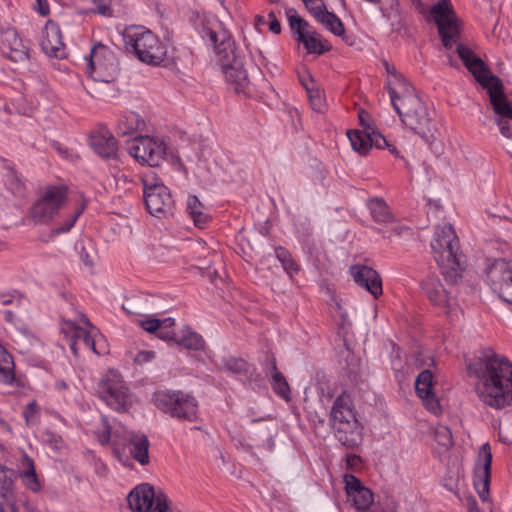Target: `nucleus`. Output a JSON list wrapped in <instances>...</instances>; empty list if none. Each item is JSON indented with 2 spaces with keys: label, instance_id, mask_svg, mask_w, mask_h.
Listing matches in <instances>:
<instances>
[{
  "label": "nucleus",
  "instance_id": "1",
  "mask_svg": "<svg viewBox=\"0 0 512 512\" xmlns=\"http://www.w3.org/2000/svg\"><path fill=\"white\" fill-rule=\"evenodd\" d=\"M431 248L447 287L437 276L428 275L422 280L421 289L433 304L449 309L455 302V287L466 269V260L460 252L459 240L451 224L445 223L438 228Z\"/></svg>",
  "mask_w": 512,
  "mask_h": 512
},
{
  "label": "nucleus",
  "instance_id": "2",
  "mask_svg": "<svg viewBox=\"0 0 512 512\" xmlns=\"http://www.w3.org/2000/svg\"><path fill=\"white\" fill-rule=\"evenodd\" d=\"M475 378V392L480 402L494 410L512 405V362L504 355L487 350L468 365Z\"/></svg>",
  "mask_w": 512,
  "mask_h": 512
},
{
  "label": "nucleus",
  "instance_id": "3",
  "mask_svg": "<svg viewBox=\"0 0 512 512\" xmlns=\"http://www.w3.org/2000/svg\"><path fill=\"white\" fill-rule=\"evenodd\" d=\"M394 77L395 82L390 80L387 83L392 106L406 127L420 135L426 142H432L434 129L427 107L401 74L395 73Z\"/></svg>",
  "mask_w": 512,
  "mask_h": 512
},
{
  "label": "nucleus",
  "instance_id": "4",
  "mask_svg": "<svg viewBox=\"0 0 512 512\" xmlns=\"http://www.w3.org/2000/svg\"><path fill=\"white\" fill-rule=\"evenodd\" d=\"M206 35L216 50L227 81L236 85L237 92L244 91L250 84V79L243 63L235 55L234 42L229 31L223 28H210Z\"/></svg>",
  "mask_w": 512,
  "mask_h": 512
},
{
  "label": "nucleus",
  "instance_id": "5",
  "mask_svg": "<svg viewBox=\"0 0 512 512\" xmlns=\"http://www.w3.org/2000/svg\"><path fill=\"white\" fill-rule=\"evenodd\" d=\"M331 418L336 437L343 445L354 448L361 443L362 427L349 394L344 392L337 397L331 409Z\"/></svg>",
  "mask_w": 512,
  "mask_h": 512
},
{
  "label": "nucleus",
  "instance_id": "6",
  "mask_svg": "<svg viewBox=\"0 0 512 512\" xmlns=\"http://www.w3.org/2000/svg\"><path fill=\"white\" fill-rule=\"evenodd\" d=\"M127 51L149 65H160L166 58V47L157 36L142 26H130L123 33Z\"/></svg>",
  "mask_w": 512,
  "mask_h": 512
},
{
  "label": "nucleus",
  "instance_id": "7",
  "mask_svg": "<svg viewBox=\"0 0 512 512\" xmlns=\"http://www.w3.org/2000/svg\"><path fill=\"white\" fill-rule=\"evenodd\" d=\"M96 392L98 398L116 412H127L134 403V395L127 382L115 369H110L101 376Z\"/></svg>",
  "mask_w": 512,
  "mask_h": 512
},
{
  "label": "nucleus",
  "instance_id": "8",
  "mask_svg": "<svg viewBox=\"0 0 512 512\" xmlns=\"http://www.w3.org/2000/svg\"><path fill=\"white\" fill-rule=\"evenodd\" d=\"M155 403L158 408L171 417L183 421L197 419V402L195 398L182 391H162L155 394Z\"/></svg>",
  "mask_w": 512,
  "mask_h": 512
},
{
  "label": "nucleus",
  "instance_id": "9",
  "mask_svg": "<svg viewBox=\"0 0 512 512\" xmlns=\"http://www.w3.org/2000/svg\"><path fill=\"white\" fill-rule=\"evenodd\" d=\"M87 73L94 82L111 83L115 81L118 68L113 52L103 44L95 45L86 59Z\"/></svg>",
  "mask_w": 512,
  "mask_h": 512
},
{
  "label": "nucleus",
  "instance_id": "10",
  "mask_svg": "<svg viewBox=\"0 0 512 512\" xmlns=\"http://www.w3.org/2000/svg\"><path fill=\"white\" fill-rule=\"evenodd\" d=\"M129 154L140 164L160 166L166 158V144L157 137L139 136L128 143Z\"/></svg>",
  "mask_w": 512,
  "mask_h": 512
},
{
  "label": "nucleus",
  "instance_id": "11",
  "mask_svg": "<svg viewBox=\"0 0 512 512\" xmlns=\"http://www.w3.org/2000/svg\"><path fill=\"white\" fill-rule=\"evenodd\" d=\"M66 186H49L34 204L31 216L34 222L47 224L58 214L67 200Z\"/></svg>",
  "mask_w": 512,
  "mask_h": 512
},
{
  "label": "nucleus",
  "instance_id": "12",
  "mask_svg": "<svg viewBox=\"0 0 512 512\" xmlns=\"http://www.w3.org/2000/svg\"><path fill=\"white\" fill-rule=\"evenodd\" d=\"M129 507L137 512H168L167 497L163 493L156 494L150 484H142L134 488L128 495Z\"/></svg>",
  "mask_w": 512,
  "mask_h": 512
},
{
  "label": "nucleus",
  "instance_id": "13",
  "mask_svg": "<svg viewBox=\"0 0 512 512\" xmlns=\"http://www.w3.org/2000/svg\"><path fill=\"white\" fill-rule=\"evenodd\" d=\"M143 184L144 200L148 212L157 218L172 215L174 200L170 190L162 183L150 184L147 180H144Z\"/></svg>",
  "mask_w": 512,
  "mask_h": 512
},
{
  "label": "nucleus",
  "instance_id": "14",
  "mask_svg": "<svg viewBox=\"0 0 512 512\" xmlns=\"http://www.w3.org/2000/svg\"><path fill=\"white\" fill-rule=\"evenodd\" d=\"M76 323L72 320H63L61 325V332L64 337L69 341L70 348L74 355L78 354L79 343H82L88 349L96 352L95 343L92 339V330L94 327L84 314H79Z\"/></svg>",
  "mask_w": 512,
  "mask_h": 512
},
{
  "label": "nucleus",
  "instance_id": "15",
  "mask_svg": "<svg viewBox=\"0 0 512 512\" xmlns=\"http://www.w3.org/2000/svg\"><path fill=\"white\" fill-rule=\"evenodd\" d=\"M486 274L492 289L512 305V263L505 259L494 260L487 267Z\"/></svg>",
  "mask_w": 512,
  "mask_h": 512
},
{
  "label": "nucleus",
  "instance_id": "16",
  "mask_svg": "<svg viewBox=\"0 0 512 512\" xmlns=\"http://www.w3.org/2000/svg\"><path fill=\"white\" fill-rule=\"evenodd\" d=\"M347 136L353 150L359 154H367L373 146L379 149L389 147L390 151L395 153V147L390 146L385 137L373 125H367L366 130L363 131L349 130Z\"/></svg>",
  "mask_w": 512,
  "mask_h": 512
},
{
  "label": "nucleus",
  "instance_id": "17",
  "mask_svg": "<svg viewBox=\"0 0 512 512\" xmlns=\"http://www.w3.org/2000/svg\"><path fill=\"white\" fill-rule=\"evenodd\" d=\"M0 49L2 53L15 63H24L28 59V48L23 43L17 30L7 26L0 30Z\"/></svg>",
  "mask_w": 512,
  "mask_h": 512
},
{
  "label": "nucleus",
  "instance_id": "18",
  "mask_svg": "<svg viewBox=\"0 0 512 512\" xmlns=\"http://www.w3.org/2000/svg\"><path fill=\"white\" fill-rule=\"evenodd\" d=\"M492 453L488 443H484L478 452L475 468V485L482 501L489 499V486L491 478Z\"/></svg>",
  "mask_w": 512,
  "mask_h": 512
},
{
  "label": "nucleus",
  "instance_id": "19",
  "mask_svg": "<svg viewBox=\"0 0 512 512\" xmlns=\"http://www.w3.org/2000/svg\"><path fill=\"white\" fill-rule=\"evenodd\" d=\"M347 501L357 512H367L373 504V493L364 487L360 480L352 474L344 476Z\"/></svg>",
  "mask_w": 512,
  "mask_h": 512
},
{
  "label": "nucleus",
  "instance_id": "20",
  "mask_svg": "<svg viewBox=\"0 0 512 512\" xmlns=\"http://www.w3.org/2000/svg\"><path fill=\"white\" fill-rule=\"evenodd\" d=\"M350 274L357 285L366 289L375 298L382 295L381 276L375 269L366 265L355 264L350 267Z\"/></svg>",
  "mask_w": 512,
  "mask_h": 512
},
{
  "label": "nucleus",
  "instance_id": "21",
  "mask_svg": "<svg viewBox=\"0 0 512 512\" xmlns=\"http://www.w3.org/2000/svg\"><path fill=\"white\" fill-rule=\"evenodd\" d=\"M42 50L51 57H66V46L63 41L62 33L59 26L52 20L47 21L41 42Z\"/></svg>",
  "mask_w": 512,
  "mask_h": 512
},
{
  "label": "nucleus",
  "instance_id": "22",
  "mask_svg": "<svg viewBox=\"0 0 512 512\" xmlns=\"http://www.w3.org/2000/svg\"><path fill=\"white\" fill-rule=\"evenodd\" d=\"M433 376L430 370L424 369L415 381V387L418 396L422 399L423 404L428 411L437 414L441 407L438 398L432 391Z\"/></svg>",
  "mask_w": 512,
  "mask_h": 512
},
{
  "label": "nucleus",
  "instance_id": "23",
  "mask_svg": "<svg viewBox=\"0 0 512 512\" xmlns=\"http://www.w3.org/2000/svg\"><path fill=\"white\" fill-rule=\"evenodd\" d=\"M127 448L130 455L141 465L149 463V441L145 434L139 432H127Z\"/></svg>",
  "mask_w": 512,
  "mask_h": 512
},
{
  "label": "nucleus",
  "instance_id": "24",
  "mask_svg": "<svg viewBox=\"0 0 512 512\" xmlns=\"http://www.w3.org/2000/svg\"><path fill=\"white\" fill-rule=\"evenodd\" d=\"M371 215L377 223L380 224H394V218L391 214L388 205L382 199H373L369 204ZM392 230L395 235L400 234V228L398 225H393Z\"/></svg>",
  "mask_w": 512,
  "mask_h": 512
},
{
  "label": "nucleus",
  "instance_id": "25",
  "mask_svg": "<svg viewBox=\"0 0 512 512\" xmlns=\"http://www.w3.org/2000/svg\"><path fill=\"white\" fill-rule=\"evenodd\" d=\"M91 146L94 151L104 158H113L117 154V143L113 136L96 134L92 136Z\"/></svg>",
  "mask_w": 512,
  "mask_h": 512
},
{
  "label": "nucleus",
  "instance_id": "26",
  "mask_svg": "<svg viewBox=\"0 0 512 512\" xmlns=\"http://www.w3.org/2000/svg\"><path fill=\"white\" fill-rule=\"evenodd\" d=\"M15 381V363L12 355L0 343V383L12 384Z\"/></svg>",
  "mask_w": 512,
  "mask_h": 512
},
{
  "label": "nucleus",
  "instance_id": "27",
  "mask_svg": "<svg viewBox=\"0 0 512 512\" xmlns=\"http://www.w3.org/2000/svg\"><path fill=\"white\" fill-rule=\"evenodd\" d=\"M187 210L193 219L195 226L203 228L208 222L209 216L205 213V207L196 196L187 199Z\"/></svg>",
  "mask_w": 512,
  "mask_h": 512
},
{
  "label": "nucleus",
  "instance_id": "28",
  "mask_svg": "<svg viewBox=\"0 0 512 512\" xmlns=\"http://www.w3.org/2000/svg\"><path fill=\"white\" fill-rule=\"evenodd\" d=\"M176 343L187 349L199 350L204 347V340L202 337L191 331L188 327H183L179 330Z\"/></svg>",
  "mask_w": 512,
  "mask_h": 512
},
{
  "label": "nucleus",
  "instance_id": "29",
  "mask_svg": "<svg viewBox=\"0 0 512 512\" xmlns=\"http://www.w3.org/2000/svg\"><path fill=\"white\" fill-rule=\"evenodd\" d=\"M317 21L335 36L345 39L344 24L334 13L327 10L317 19Z\"/></svg>",
  "mask_w": 512,
  "mask_h": 512
},
{
  "label": "nucleus",
  "instance_id": "30",
  "mask_svg": "<svg viewBox=\"0 0 512 512\" xmlns=\"http://www.w3.org/2000/svg\"><path fill=\"white\" fill-rule=\"evenodd\" d=\"M133 180L123 171H117L113 174L112 180L108 184L110 192L122 195L127 191L131 190L133 186Z\"/></svg>",
  "mask_w": 512,
  "mask_h": 512
},
{
  "label": "nucleus",
  "instance_id": "31",
  "mask_svg": "<svg viewBox=\"0 0 512 512\" xmlns=\"http://www.w3.org/2000/svg\"><path fill=\"white\" fill-rule=\"evenodd\" d=\"M12 482L4 473L0 472V496L3 501L0 502V512H15L14 503L11 499Z\"/></svg>",
  "mask_w": 512,
  "mask_h": 512
},
{
  "label": "nucleus",
  "instance_id": "32",
  "mask_svg": "<svg viewBox=\"0 0 512 512\" xmlns=\"http://www.w3.org/2000/svg\"><path fill=\"white\" fill-rule=\"evenodd\" d=\"M297 40L304 44L309 53H323L325 50L320 38L315 33H310L307 29L297 36Z\"/></svg>",
  "mask_w": 512,
  "mask_h": 512
},
{
  "label": "nucleus",
  "instance_id": "33",
  "mask_svg": "<svg viewBox=\"0 0 512 512\" xmlns=\"http://www.w3.org/2000/svg\"><path fill=\"white\" fill-rule=\"evenodd\" d=\"M276 256L282 263L284 270L292 278L299 271V266L292 259L291 254L284 248L279 247L276 249Z\"/></svg>",
  "mask_w": 512,
  "mask_h": 512
},
{
  "label": "nucleus",
  "instance_id": "34",
  "mask_svg": "<svg viewBox=\"0 0 512 512\" xmlns=\"http://www.w3.org/2000/svg\"><path fill=\"white\" fill-rule=\"evenodd\" d=\"M272 388L280 397L286 401L290 400L291 389L282 373H275V375H272Z\"/></svg>",
  "mask_w": 512,
  "mask_h": 512
},
{
  "label": "nucleus",
  "instance_id": "35",
  "mask_svg": "<svg viewBox=\"0 0 512 512\" xmlns=\"http://www.w3.org/2000/svg\"><path fill=\"white\" fill-rule=\"evenodd\" d=\"M302 85L305 87L308 92L309 99L313 110L317 112H323L325 109V101L323 98V93L318 88H314L313 85H308L306 82L302 80Z\"/></svg>",
  "mask_w": 512,
  "mask_h": 512
},
{
  "label": "nucleus",
  "instance_id": "36",
  "mask_svg": "<svg viewBox=\"0 0 512 512\" xmlns=\"http://www.w3.org/2000/svg\"><path fill=\"white\" fill-rule=\"evenodd\" d=\"M286 16L291 29L297 34V36L308 28V23L300 17L295 9H287Z\"/></svg>",
  "mask_w": 512,
  "mask_h": 512
},
{
  "label": "nucleus",
  "instance_id": "37",
  "mask_svg": "<svg viewBox=\"0 0 512 512\" xmlns=\"http://www.w3.org/2000/svg\"><path fill=\"white\" fill-rule=\"evenodd\" d=\"M83 4L82 11L87 13L105 14L110 0H80Z\"/></svg>",
  "mask_w": 512,
  "mask_h": 512
},
{
  "label": "nucleus",
  "instance_id": "38",
  "mask_svg": "<svg viewBox=\"0 0 512 512\" xmlns=\"http://www.w3.org/2000/svg\"><path fill=\"white\" fill-rule=\"evenodd\" d=\"M435 441L439 446L444 449H448L452 446V433L450 429L446 426H438L434 431Z\"/></svg>",
  "mask_w": 512,
  "mask_h": 512
},
{
  "label": "nucleus",
  "instance_id": "39",
  "mask_svg": "<svg viewBox=\"0 0 512 512\" xmlns=\"http://www.w3.org/2000/svg\"><path fill=\"white\" fill-rule=\"evenodd\" d=\"M309 11V13L317 20L324 12L327 11V7L323 0H302Z\"/></svg>",
  "mask_w": 512,
  "mask_h": 512
},
{
  "label": "nucleus",
  "instance_id": "40",
  "mask_svg": "<svg viewBox=\"0 0 512 512\" xmlns=\"http://www.w3.org/2000/svg\"><path fill=\"white\" fill-rule=\"evenodd\" d=\"M19 476L22 479L24 485L33 492L40 490L41 486L36 474V470L32 472H19Z\"/></svg>",
  "mask_w": 512,
  "mask_h": 512
},
{
  "label": "nucleus",
  "instance_id": "41",
  "mask_svg": "<svg viewBox=\"0 0 512 512\" xmlns=\"http://www.w3.org/2000/svg\"><path fill=\"white\" fill-rule=\"evenodd\" d=\"M96 437L100 444L106 445L111 439V426L108 422L107 417H103L101 420V428L96 432Z\"/></svg>",
  "mask_w": 512,
  "mask_h": 512
},
{
  "label": "nucleus",
  "instance_id": "42",
  "mask_svg": "<svg viewBox=\"0 0 512 512\" xmlns=\"http://www.w3.org/2000/svg\"><path fill=\"white\" fill-rule=\"evenodd\" d=\"M224 368L234 373H242L246 370V363L242 359L231 358L226 361Z\"/></svg>",
  "mask_w": 512,
  "mask_h": 512
},
{
  "label": "nucleus",
  "instance_id": "43",
  "mask_svg": "<svg viewBox=\"0 0 512 512\" xmlns=\"http://www.w3.org/2000/svg\"><path fill=\"white\" fill-rule=\"evenodd\" d=\"M139 325L143 330L149 333H154L161 327L160 320L156 318L141 320Z\"/></svg>",
  "mask_w": 512,
  "mask_h": 512
},
{
  "label": "nucleus",
  "instance_id": "44",
  "mask_svg": "<svg viewBox=\"0 0 512 512\" xmlns=\"http://www.w3.org/2000/svg\"><path fill=\"white\" fill-rule=\"evenodd\" d=\"M37 414H38L37 403H36V401H32L26 406V408L23 412L26 423L29 424L32 420H34V418L37 416Z\"/></svg>",
  "mask_w": 512,
  "mask_h": 512
},
{
  "label": "nucleus",
  "instance_id": "45",
  "mask_svg": "<svg viewBox=\"0 0 512 512\" xmlns=\"http://www.w3.org/2000/svg\"><path fill=\"white\" fill-rule=\"evenodd\" d=\"M312 512H340L336 502L327 501L318 505Z\"/></svg>",
  "mask_w": 512,
  "mask_h": 512
},
{
  "label": "nucleus",
  "instance_id": "46",
  "mask_svg": "<svg viewBox=\"0 0 512 512\" xmlns=\"http://www.w3.org/2000/svg\"><path fill=\"white\" fill-rule=\"evenodd\" d=\"M155 358L153 351H141L135 357V362L138 364H144L152 361Z\"/></svg>",
  "mask_w": 512,
  "mask_h": 512
},
{
  "label": "nucleus",
  "instance_id": "47",
  "mask_svg": "<svg viewBox=\"0 0 512 512\" xmlns=\"http://www.w3.org/2000/svg\"><path fill=\"white\" fill-rule=\"evenodd\" d=\"M34 470L35 466L33 460L26 454H23L21 459V469L19 472H32Z\"/></svg>",
  "mask_w": 512,
  "mask_h": 512
},
{
  "label": "nucleus",
  "instance_id": "48",
  "mask_svg": "<svg viewBox=\"0 0 512 512\" xmlns=\"http://www.w3.org/2000/svg\"><path fill=\"white\" fill-rule=\"evenodd\" d=\"M34 9L41 15L47 16L50 12L47 0H35Z\"/></svg>",
  "mask_w": 512,
  "mask_h": 512
},
{
  "label": "nucleus",
  "instance_id": "49",
  "mask_svg": "<svg viewBox=\"0 0 512 512\" xmlns=\"http://www.w3.org/2000/svg\"><path fill=\"white\" fill-rule=\"evenodd\" d=\"M179 335V330L178 331H170L168 329H159V334H158V337L163 339V340H172V341H177V337Z\"/></svg>",
  "mask_w": 512,
  "mask_h": 512
},
{
  "label": "nucleus",
  "instance_id": "50",
  "mask_svg": "<svg viewBox=\"0 0 512 512\" xmlns=\"http://www.w3.org/2000/svg\"><path fill=\"white\" fill-rule=\"evenodd\" d=\"M127 120L130 122V126L128 129H126L122 132L123 134H127L130 131L137 130L140 127V124H139L136 114L129 113V115L127 116Z\"/></svg>",
  "mask_w": 512,
  "mask_h": 512
},
{
  "label": "nucleus",
  "instance_id": "51",
  "mask_svg": "<svg viewBox=\"0 0 512 512\" xmlns=\"http://www.w3.org/2000/svg\"><path fill=\"white\" fill-rule=\"evenodd\" d=\"M268 16L270 18L269 30L274 34H279L281 32L280 22L275 18L273 12H270Z\"/></svg>",
  "mask_w": 512,
  "mask_h": 512
},
{
  "label": "nucleus",
  "instance_id": "52",
  "mask_svg": "<svg viewBox=\"0 0 512 512\" xmlns=\"http://www.w3.org/2000/svg\"><path fill=\"white\" fill-rule=\"evenodd\" d=\"M82 212V209L78 210L77 212H75L71 218V220H69L65 226L63 228H60V229H57L56 230V233H59V232H66V231H69L71 229V227L74 225L76 219L79 217V215L81 214Z\"/></svg>",
  "mask_w": 512,
  "mask_h": 512
},
{
  "label": "nucleus",
  "instance_id": "53",
  "mask_svg": "<svg viewBox=\"0 0 512 512\" xmlns=\"http://www.w3.org/2000/svg\"><path fill=\"white\" fill-rule=\"evenodd\" d=\"M358 117H359L360 124L364 130H366L367 125H373L370 120V115L367 112H365L364 110L359 111Z\"/></svg>",
  "mask_w": 512,
  "mask_h": 512
},
{
  "label": "nucleus",
  "instance_id": "54",
  "mask_svg": "<svg viewBox=\"0 0 512 512\" xmlns=\"http://www.w3.org/2000/svg\"><path fill=\"white\" fill-rule=\"evenodd\" d=\"M267 372L272 376V375H275V373H280L277 369V365H276V361H275V358L272 357L268 362H267Z\"/></svg>",
  "mask_w": 512,
  "mask_h": 512
},
{
  "label": "nucleus",
  "instance_id": "55",
  "mask_svg": "<svg viewBox=\"0 0 512 512\" xmlns=\"http://www.w3.org/2000/svg\"><path fill=\"white\" fill-rule=\"evenodd\" d=\"M161 327L159 329H168L175 324V320L173 318H166L164 320H160Z\"/></svg>",
  "mask_w": 512,
  "mask_h": 512
},
{
  "label": "nucleus",
  "instance_id": "56",
  "mask_svg": "<svg viewBox=\"0 0 512 512\" xmlns=\"http://www.w3.org/2000/svg\"><path fill=\"white\" fill-rule=\"evenodd\" d=\"M81 258L85 265H87V266L93 265V261L90 259L89 254L84 249L82 251Z\"/></svg>",
  "mask_w": 512,
  "mask_h": 512
},
{
  "label": "nucleus",
  "instance_id": "57",
  "mask_svg": "<svg viewBox=\"0 0 512 512\" xmlns=\"http://www.w3.org/2000/svg\"><path fill=\"white\" fill-rule=\"evenodd\" d=\"M469 512H480L474 499L468 501Z\"/></svg>",
  "mask_w": 512,
  "mask_h": 512
},
{
  "label": "nucleus",
  "instance_id": "58",
  "mask_svg": "<svg viewBox=\"0 0 512 512\" xmlns=\"http://www.w3.org/2000/svg\"><path fill=\"white\" fill-rule=\"evenodd\" d=\"M55 387L57 390H65L68 388V385L64 380H58L55 383Z\"/></svg>",
  "mask_w": 512,
  "mask_h": 512
},
{
  "label": "nucleus",
  "instance_id": "59",
  "mask_svg": "<svg viewBox=\"0 0 512 512\" xmlns=\"http://www.w3.org/2000/svg\"><path fill=\"white\" fill-rule=\"evenodd\" d=\"M302 80L306 82L308 85H310L309 82H313V78L308 71H305V76H300V81L302 82Z\"/></svg>",
  "mask_w": 512,
  "mask_h": 512
},
{
  "label": "nucleus",
  "instance_id": "60",
  "mask_svg": "<svg viewBox=\"0 0 512 512\" xmlns=\"http://www.w3.org/2000/svg\"><path fill=\"white\" fill-rule=\"evenodd\" d=\"M387 72L389 74V78H388V82L391 80V81H396L395 77H394V74L397 73L399 74L394 68H390L389 66L387 67Z\"/></svg>",
  "mask_w": 512,
  "mask_h": 512
},
{
  "label": "nucleus",
  "instance_id": "61",
  "mask_svg": "<svg viewBox=\"0 0 512 512\" xmlns=\"http://www.w3.org/2000/svg\"><path fill=\"white\" fill-rule=\"evenodd\" d=\"M255 23L257 26H261V25L265 24V18L261 15H257L255 17Z\"/></svg>",
  "mask_w": 512,
  "mask_h": 512
},
{
  "label": "nucleus",
  "instance_id": "62",
  "mask_svg": "<svg viewBox=\"0 0 512 512\" xmlns=\"http://www.w3.org/2000/svg\"><path fill=\"white\" fill-rule=\"evenodd\" d=\"M335 305H336V308L339 312H342V306H341V303L339 301H335Z\"/></svg>",
  "mask_w": 512,
  "mask_h": 512
},
{
  "label": "nucleus",
  "instance_id": "63",
  "mask_svg": "<svg viewBox=\"0 0 512 512\" xmlns=\"http://www.w3.org/2000/svg\"><path fill=\"white\" fill-rule=\"evenodd\" d=\"M244 242H245V237H244L243 235H241V236L239 237V244H240L241 246H243V245H244Z\"/></svg>",
  "mask_w": 512,
  "mask_h": 512
},
{
  "label": "nucleus",
  "instance_id": "64",
  "mask_svg": "<svg viewBox=\"0 0 512 512\" xmlns=\"http://www.w3.org/2000/svg\"><path fill=\"white\" fill-rule=\"evenodd\" d=\"M356 459H357V457L355 455L347 457L348 462H350L351 460H356Z\"/></svg>",
  "mask_w": 512,
  "mask_h": 512
}]
</instances>
